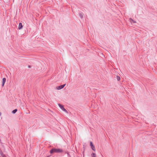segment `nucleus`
I'll list each match as a JSON object with an SVG mask.
<instances>
[{
  "instance_id": "3",
  "label": "nucleus",
  "mask_w": 157,
  "mask_h": 157,
  "mask_svg": "<svg viewBox=\"0 0 157 157\" xmlns=\"http://www.w3.org/2000/svg\"><path fill=\"white\" fill-rule=\"evenodd\" d=\"M66 84H64L61 85L59 86H57L56 87L57 89V90H60L62 88H63L66 85Z\"/></svg>"
},
{
  "instance_id": "6",
  "label": "nucleus",
  "mask_w": 157,
  "mask_h": 157,
  "mask_svg": "<svg viewBox=\"0 0 157 157\" xmlns=\"http://www.w3.org/2000/svg\"><path fill=\"white\" fill-rule=\"evenodd\" d=\"M129 21L131 23H136V22L135 21L133 20L131 18L129 19Z\"/></svg>"
},
{
  "instance_id": "7",
  "label": "nucleus",
  "mask_w": 157,
  "mask_h": 157,
  "mask_svg": "<svg viewBox=\"0 0 157 157\" xmlns=\"http://www.w3.org/2000/svg\"><path fill=\"white\" fill-rule=\"evenodd\" d=\"M22 23H19V26H18V29H21L22 27Z\"/></svg>"
},
{
  "instance_id": "14",
  "label": "nucleus",
  "mask_w": 157,
  "mask_h": 157,
  "mask_svg": "<svg viewBox=\"0 0 157 157\" xmlns=\"http://www.w3.org/2000/svg\"><path fill=\"white\" fill-rule=\"evenodd\" d=\"M1 112H0V116L1 115Z\"/></svg>"
},
{
  "instance_id": "4",
  "label": "nucleus",
  "mask_w": 157,
  "mask_h": 157,
  "mask_svg": "<svg viewBox=\"0 0 157 157\" xmlns=\"http://www.w3.org/2000/svg\"><path fill=\"white\" fill-rule=\"evenodd\" d=\"M90 146L91 147L92 149L94 151H95V149L94 146L93 145L92 142H90Z\"/></svg>"
},
{
  "instance_id": "12",
  "label": "nucleus",
  "mask_w": 157,
  "mask_h": 157,
  "mask_svg": "<svg viewBox=\"0 0 157 157\" xmlns=\"http://www.w3.org/2000/svg\"><path fill=\"white\" fill-rule=\"evenodd\" d=\"M2 154H3V153H2V152H1L0 153V154L1 155H2Z\"/></svg>"
},
{
  "instance_id": "2",
  "label": "nucleus",
  "mask_w": 157,
  "mask_h": 157,
  "mask_svg": "<svg viewBox=\"0 0 157 157\" xmlns=\"http://www.w3.org/2000/svg\"><path fill=\"white\" fill-rule=\"evenodd\" d=\"M58 105L61 109H62L63 111L67 113H68L67 111L64 108L63 105H61L60 104H58Z\"/></svg>"
},
{
  "instance_id": "1",
  "label": "nucleus",
  "mask_w": 157,
  "mask_h": 157,
  "mask_svg": "<svg viewBox=\"0 0 157 157\" xmlns=\"http://www.w3.org/2000/svg\"><path fill=\"white\" fill-rule=\"evenodd\" d=\"M63 152V150L62 149L59 148H54L52 149L50 151V153L51 154H52L54 153H61Z\"/></svg>"
},
{
  "instance_id": "8",
  "label": "nucleus",
  "mask_w": 157,
  "mask_h": 157,
  "mask_svg": "<svg viewBox=\"0 0 157 157\" xmlns=\"http://www.w3.org/2000/svg\"><path fill=\"white\" fill-rule=\"evenodd\" d=\"M79 16L81 18H82L83 17V15L82 13H79Z\"/></svg>"
},
{
  "instance_id": "5",
  "label": "nucleus",
  "mask_w": 157,
  "mask_h": 157,
  "mask_svg": "<svg viewBox=\"0 0 157 157\" xmlns=\"http://www.w3.org/2000/svg\"><path fill=\"white\" fill-rule=\"evenodd\" d=\"M6 79L4 78L2 79V86H3L6 81Z\"/></svg>"
},
{
  "instance_id": "11",
  "label": "nucleus",
  "mask_w": 157,
  "mask_h": 157,
  "mask_svg": "<svg viewBox=\"0 0 157 157\" xmlns=\"http://www.w3.org/2000/svg\"><path fill=\"white\" fill-rule=\"evenodd\" d=\"M117 79L118 81H119L120 80V78L119 76H117Z\"/></svg>"
},
{
  "instance_id": "16",
  "label": "nucleus",
  "mask_w": 157,
  "mask_h": 157,
  "mask_svg": "<svg viewBox=\"0 0 157 157\" xmlns=\"http://www.w3.org/2000/svg\"><path fill=\"white\" fill-rule=\"evenodd\" d=\"M48 157H49L48 156Z\"/></svg>"
},
{
  "instance_id": "15",
  "label": "nucleus",
  "mask_w": 157,
  "mask_h": 157,
  "mask_svg": "<svg viewBox=\"0 0 157 157\" xmlns=\"http://www.w3.org/2000/svg\"><path fill=\"white\" fill-rule=\"evenodd\" d=\"M67 155H69V153H67Z\"/></svg>"
},
{
  "instance_id": "10",
  "label": "nucleus",
  "mask_w": 157,
  "mask_h": 157,
  "mask_svg": "<svg viewBox=\"0 0 157 157\" xmlns=\"http://www.w3.org/2000/svg\"><path fill=\"white\" fill-rule=\"evenodd\" d=\"M91 155L92 157H96V154L94 153H92Z\"/></svg>"
},
{
  "instance_id": "9",
  "label": "nucleus",
  "mask_w": 157,
  "mask_h": 157,
  "mask_svg": "<svg viewBox=\"0 0 157 157\" xmlns=\"http://www.w3.org/2000/svg\"><path fill=\"white\" fill-rule=\"evenodd\" d=\"M17 109H15L13 110V111H12V113L13 114H14L17 112Z\"/></svg>"
},
{
  "instance_id": "13",
  "label": "nucleus",
  "mask_w": 157,
  "mask_h": 157,
  "mask_svg": "<svg viewBox=\"0 0 157 157\" xmlns=\"http://www.w3.org/2000/svg\"><path fill=\"white\" fill-rule=\"evenodd\" d=\"M28 67H29V68H30V66H28Z\"/></svg>"
}]
</instances>
